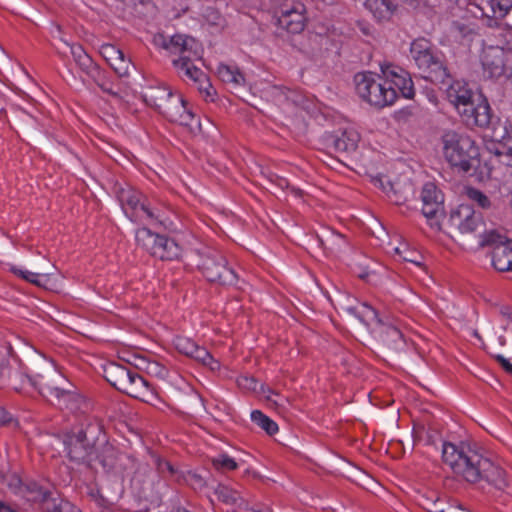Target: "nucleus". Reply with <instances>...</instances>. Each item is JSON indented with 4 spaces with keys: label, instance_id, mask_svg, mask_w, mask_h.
I'll return each mask as SVG.
<instances>
[{
    "label": "nucleus",
    "instance_id": "obj_4",
    "mask_svg": "<svg viewBox=\"0 0 512 512\" xmlns=\"http://www.w3.org/2000/svg\"><path fill=\"white\" fill-rule=\"evenodd\" d=\"M443 156L460 173L473 175L480 167V152L475 141L456 131H447L441 137Z\"/></svg>",
    "mask_w": 512,
    "mask_h": 512
},
{
    "label": "nucleus",
    "instance_id": "obj_12",
    "mask_svg": "<svg viewBox=\"0 0 512 512\" xmlns=\"http://www.w3.org/2000/svg\"><path fill=\"white\" fill-rule=\"evenodd\" d=\"M328 299L334 308L343 315V317L351 324L359 321L366 327L371 326V319L377 318V311L367 303H359L350 295L338 293L336 300L333 301L329 296Z\"/></svg>",
    "mask_w": 512,
    "mask_h": 512
},
{
    "label": "nucleus",
    "instance_id": "obj_19",
    "mask_svg": "<svg viewBox=\"0 0 512 512\" xmlns=\"http://www.w3.org/2000/svg\"><path fill=\"white\" fill-rule=\"evenodd\" d=\"M101 55L119 76H126L132 67L131 61L125 59L124 53L112 44H104L100 48Z\"/></svg>",
    "mask_w": 512,
    "mask_h": 512
},
{
    "label": "nucleus",
    "instance_id": "obj_60",
    "mask_svg": "<svg viewBox=\"0 0 512 512\" xmlns=\"http://www.w3.org/2000/svg\"><path fill=\"white\" fill-rule=\"evenodd\" d=\"M0 512H15V511L13 509H11L9 506L0 502Z\"/></svg>",
    "mask_w": 512,
    "mask_h": 512
},
{
    "label": "nucleus",
    "instance_id": "obj_1",
    "mask_svg": "<svg viewBox=\"0 0 512 512\" xmlns=\"http://www.w3.org/2000/svg\"><path fill=\"white\" fill-rule=\"evenodd\" d=\"M15 347L25 357V376L40 394L60 408L71 411L78 409L79 399L72 391V384L62 375L51 359L21 339L16 341Z\"/></svg>",
    "mask_w": 512,
    "mask_h": 512
},
{
    "label": "nucleus",
    "instance_id": "obj_26",
    "mask_svg": "<svg viewBox=\"0 0 512 512\" xmlns=\"http://www.w3.org/2000/svg\"><path fill=\"white\" fill-rule=\"evenodd\" d=\"M377 182L389 199L395 204L403 203L406 200L407 193L410 191L408 186L402 185L399 182H391L383 178L377 179Z\"/></svg>",
    "mask_w": 512,
    "mask_h": 512
},
{
    "label": "nucleus",
    "instance_id": "obj_10",
    "mask_svg": "<svg viewBox=\"0 0 512 512\" xmlns=\"http://www.w3.org/2000/svg\"><path fill=\"white\" fill-rule=\"evenodd\" d=\"M372 323H375L371 329L373 345L388 357L397 356L405 345L400 329L392 321L384 320L378 315L376 319H371Z\"/></svg>",
    "mask_w": 512,
    "mask_h": 512
},
{
    "label": "nucleus",
    "instance_id": "obj_63",
    "mask_svg": "<svg viewBox=\"0 0 512 512\" xmlns=\"http://www.w3.org/2000/svg\"><path fill=\"white\" fill-rule=\"evenodd\" d=\"M13 349H14V348H13V346L9 343V344H8V347H7V350H8V353H9L10 355H13Z\"/></svg>",
    "mask_w": 512,
    "mask_h": 512
},
{
    "label": "nucleus",
    "instance_id": "obj_49",
    "mask_svg": "<svg viewBox=\"0 0 512 512\" xmlns=\"http://www.w3.org/2000/svg\"><path fill=\"white\" fill-rule=\"evenodd\" d=\"M503 148H505V150H500L498 147H496L495 144H493V148H489V150L497 157L499 158H504L502 160V162L508 166L512 165V156H510L508 153H507V142L505 143V145L503 146Z\"/></svg>",
    "mask_w": 512,
    "mask_h": 512
},
{
    "label": "nucleus",
    "instance_id": "obj_52",
    "mask_svg": "<svg viewBox=\"0 0 512 512\" xmlns=\"http://www.w3.org/2000/svg\"><path fill=\"white\" fill-rule=\"evenodd\" d=\"M12 422V416L4 408L0 407V425H9Z\"/></svg>",
    "mask_w": 512,
    "mask_h": 512
},
{
    "label": "nucleus",
    "instance_id": "obj_30",
    "mask_svg": "<svg viewBox=\"0 0 512 512\" xmlns=\"http://www.w3.org/2000/svg\"><path fill=\"white\" fill-rule=\"evenodd\" d=\"M422 213L428 220L434 221L430 223L432 227H436L440 230V218L444 216V200H434L432 203H423Z\"/></svg>",
    "mask_w": 512,
    "mask_h": 512
},
{
    "label": "nucleus",
    "instance_id": "obj_2",
    "mask_svg": "<svg viewBox=\"0 0 512 512\" xmlns=\"http://www.w3.org/2000/svg\"><path fill=\"white\" fill-rule=\"evenodd\" d=\"M410 53L423 77L446 92L447 99L458 111L468 108L475 100L465 84L454 81L440 55L434 52L431 43L419 38L412 42Z\"/></svg>",
    "mask_w": 512,
    "mask_h": 512
},
{
    "label": "nucleus",
    "instance_id": "obj_22",
    "mask_svg": "<svg viewBox=\"0 0 512 512\" xmlns=\"http://www.w3.org/2000/svg\"><path fill=\"white\" fill-rule=\"evenodd\" d=\"M512 241L498 244L492 252V264L500 272L512 271Z\"/></svg>",
    "mask_w": 512,
    "mask_h": 512
},
{
    "label": "nucleus",
    "instance_id": "obj_43",
    "mask_svg": "<svg viewBox=\"0 0 512 512\" xmlns=\"http://www.w3.org/2000/svg\"><path fill=\"white\" fill-rule=\"evenodd\" d=\"M10 271L13 272L15 275L23 278L27 282H30L38 287H43L45 289L48 288L46 285L47 282H43L39 279V276L41 274L33 273V272H30L27 270L18 269L15 266H11Z\"/></svg>",
    "mask_w": 512,
    "mask_h": 512
},
{
    "label": "nucleus",
    "instance_id": "obj_64",
    "mask_svg": "<svg viewBox=\"0 0 512 512\" xmlns=\"http://www.w3.org/2000/svg\"><path fill=\"white\" fill-rule=\"evenodd\" d=\"M367 276H368V272H364V273L359 274V278H361L363 280H365L367 278Z\"/></svg>",
    "mask_w": 512,
    "mask_h": 512
},
{
    "label": "nucleus",
    "instance_id": "obj_17",
    "mask_svg": "<svg viewBox=\"0 0 512 512\" xmlns=\"http://www.w3.org/2000/svg\"><path fill=\"white\" fill-rule=\"evenodd\" d=\"M122 392L149 404L154 403L158 399L157 392L150 383L142 376L132 371L130 373V379L127 380Z\"/></svg>",
    "mask_w": 512,
    "mask_h": 512
},
{
    "label": "nucleus",
    "instance_id": "obj_38",
    "mask_svg": "<svg viewBox=\"0 0 512 512\" xmlns=\"http://www.w3.org/2000/svg\"><path fill=\"white\" fill-rule=\"evenodd\" d=\"M446 500H443L438 495H423L421 497V506L428 512H443V505Z\"/></svg>",
    "mask_w": 512,
    "mask_h": 512
},
{
    "label": "nucleus",
    "instance_id": "obj_36",
    "mask_svg": "<svg viewBox=\"0 0 512 512\" xmlns=\"http://www.w3.org/2000/svg\"><path fill=\"white\" fill-rule=\"evenodd\" d=\"M466 196L469 200L474 202L478 207L489 210L493 207V204L489 197L484 194L482 191L473 188V187H467L466 188Z\"/></svg>",
    "mask_w": 512,
    "mask_h": 512
},
{
    "label": "nucleus",
    "instance_id": "obj_18",
    "mask_svg": "<svg viewBox=\"0 0 512 512\" xmlns=\"http://www.w3.org/2000/svg\"><path fill=\"white\" fill-rule=\"evenodd\" d=\"M360 136L354 130H344L340 135L331 134L326 137L328 147L334 149L340 154H349L355 152L358 146Z\"/></svg>",
    "mask_w": 512,
    "mask_h": 512
},
{
    "label": "nucleus",
    "instance_id": "obj_53",
    "mask_svg": "<svg viewBox=\"0 0 512 512\" xmlns=\"http://www.w3.org/2000/svg\"><path fill=\"white\" fill-rule=\"evenodd\" d=\"M495 359L507 373L512 372V364L509 362V360L504 358L502 355L495 356Z\"/></svg>",
    "mask_w": 512,
    "mask_h": 512
},
{
    "label": "nucleus",
    "instance_id": "obj_42",
    "mask_svg": "<svg viewBox=\"0 0 512 512\" xmlns=\"http://www.w3.org/2000/svg\"><path fill=\"white\" fill-rule=\"evenodd\" d=\"M443 201V195L438 191L437 187L433 183H426L421 192L422 203H432L435 201Z\"/></svg>",
    "mask_w": 512,
    "mask_h": 512
},
{
    "label": "nucleus",
    "instance_id": "obj_61",
    "mask_svg": "<svg viewBox=\"0 0 512 512\" xmlns=\"http://www.w3.org/2000/svg\"><path fill=\"white\" fill-rule=\"evenodd\" d=\"M6 58V53L3 47L0 45V62L4 61Z\"/></svg>",
    "mask_w": 512,
    "mask_h": 512
},
{
    "label": "nucleus",
    "instance_id": "obj_15",
    "mask_svg": "<svg viewBox=\"0 0 512 512\" xmlns=\"http://www.w3.org/2000/svg\"><path fill=\"white\" fill-rule=\"evenodd\" d=\"M278 25L290 33L303 31L306 23L305 6L302 3L284 4L277 17Z\"/></svg>",
    "mask_w": 512,
    "mask_h": 512
},
{
    "label": "nucleus",
    "instance_id": "obj_24",
    "mask_svg": "<svg viewBox=\"0 0 512 512\" xmlns=\"http://www.w3.org/2000/svg\"><path fill=\"white\" fill-rule=\"evenodd\" d=\"M365 7L378 20H388L397 10L395 0H366Z\"/></svg>",
    "mask_w": 512,
    "mask_h": 512
},
{
    "label": "nucleus",
    "instance_id": "obj_14",
    "mask_svg": "<svg viewBox=\"0 0 512 512\" xmlns=\"http://www.w3.org/2000/svg\"><path fill=\"white\" fill-rule=\"evenodd\" d=\"M482 66L489 78H510L512 75V68L505 62V52L499 47H489L483 51Z\"/></svg>",
    "mask_w": 512,
    "mask_h": 512
},
{
    "label": "nucleus",
    "instance_id": "obj_41",
    "mask_svg": "<svg viewBox=\"0 0 512 512\" xmlns=\"http://www.w3.org/2000/svg\"><path fill=\"white\" fill-rule=\"evenodd\" d=\"M202 16L205 22L210 26L222 28L225 24V19L222 17L219 11L213 7H207L204 10Z\"/></svg>",
    "mask_w": 512,
    "mask_h": 512
},
{
    "label": "nucleus",
    "instance_id": "obj_27",
    "mask_svg": "<svg viewBox=\"0 0 512 512\" xmlns=\"http://www.w3.org/2000/svg\"><path fill=\"white\" fill-rule=\"evenodd\" d=\"M64 50L63 53L66 54V50L72 55L76 64L84 71H89V69L93 66L92 58L85 52L81 45H71L66 41H63Z\"/></svg>",
    "mask_w": 512,
    "mask_h": 512
},
{
    "label": "nucleus",
    "instance_id": "obj_58",
    "mask_svg": "<svg viewBox=\"0 0 512 512\" xmlns=\"http://www.w3.org/2000/svg\"><path fill=\"white\" fill-rule=\"evenodd\" d=\"M500 313L512 322V310L509 307H502Z\"/></svg>",
    "mask_w": 512,
    "mask_h": 512
},
{
    "label": "nucleus",
    "instance_id": "obj_25",
    "mask_svg": "<svg viewBox=\"0 0 512 512\" xmlns=\"http://www.w3.org/2000/svg\"><path fill=\"white\" fill-rule=\"evenodd\" d=\"M160 237V234L153 233L150 229L146 227L138 229L135 235L137 244L143 247L152 256L160 254L158 247Z\"/></svg>",
    "mask_w": 512,
    "mask_h": 512
},
{
    "label": "nucleus",
    "instance_id": "obj_3",
    "mask_svg": "<svg viewBox=\"0 0 512 512\" xmlns=\"http://www.w3.org/2000/svg\"><path fill=\"white\" fill-rule=\"evenodd\" d=\"M442 459L454 474L467 482L486 480L499 490H503L507 485L505 472L500 467L476 453L467 454L450 442L443 444Z\"/></svg>",
    "mask_w": 512,
    "mask_h": 512
},
{
    "label": "nucleus",
    "instance_id": "obj_28",
    "mask_svg": "<svg viewBox=\"0 0 512 512\" xmlns=\"http://www.w3.org/2000/svg\"><path fill=\"white\" fill-rule=\"evenodd\" d=\"M159 255L153 257L159 258L160 260H175L178 259L181 254V248L173 240L161 235L159 240Z\"/></svg>",
    "mask_w": 512,
    "mask_h": 512
},
{
    "label": "nucleus",
    "instance_id": "obj_32",
    "mask_svg": "<svg viewBox=\"0 0 512 512\" xmlns=\"http://www.w3.org/2000/svg\"><path fill=\"white\" fill-rule=\"evenodd\" d=\"M319 245L326 255L333 253L334 248L344 241V236L329 227H326L324 237L317 235Z\"/></svg>",
    "mask_w": 512,
    "mask_h": 512
},
{
    "label": "nucleus",
    "instance_id": "obj_20",
    "mask_svg": "<svg viewBox=\"0 0 512 512\" xmlns=\"http://www.w3.org/2000/svg\"><path fill=\"white\" fill-rule=\"evenodd\" d=\"M460 113L482 128L489 126L492 118L490 106L481 95L478 96L477 104L474 101L468 108L460 110Z\"/></svg>",
    "mask_w": 512,
    "mask_h": 512
},
{
    "label": "nucleus",
    "instance_id": "obj_6",
    "mask_svg": "<svg viewBox=\"0 0 512 512\" xmlns=\"http://www.w3.org/2000/svg\"><path fill=\"white\" fill-rule=\"evenodd\" d=\"M446 226L451 237L462 243L472 241L485 231L482 214L464 204L451 211Z\"/></svg>",
    "mask_w": 512,
    "mask_h": 512
},
{
    "label": "nucleus",
    "instance_id": "obj_11",
    "mask_svg": "<svg viewBox=\"0 0 512 512\" xmlns=\"http://www.w3.org/2000/svg\"><path fill=\"white\" fill-rule=\"evenodd\" d=\"M194 39L191 40L185 49L179 54V58L172 61L174 67L183 71L184 75L199 83V91L205 92L206 96H211L212 86L207 76L195 65V61H201V57Z\"/></svg>",
    "mask_w": 512,
    "mask_h": 512
},
{
    "label": "nucleus",
    "instance_id": "obj_51",
    "mask_svg": "<svg viewBox=\"0 0 512 512\" xmlns=\"http://www.w3.org/2000/svg\"><path fill=\"white\" fill-rule=\"evenodd\" d=\"M394 252H395V254L399 255L404 261L411 262L418 266L421 265L420 262H418L417 260L412 258L410 255L406 254V251L399 247H395Z\"/></svg>",
    "mask_w": 512,
    "mask_h": 512
},
{
    "label": "nucleus",
    "instance_id": "obj_57",
    "mask_svg": "<svg viewBox=\"0 0 512 512\" xmlns=\"http://www.w3.org/2000/svg\"><path fill=\"white\" fill-rule=\"evenodd\" d=\"M45 503H46V507H45L46 512H62V508L60 505H57L55 503H53L51 505L48 501Z\"/></svg>",
    "mask_w": 512,
    "mask_h": 512
},
{
    "label": "nucleus",
    "instance_id": "obj_45",
    "mask_svg": "<svg viewBox=\"0 0 512 512\" xmlns=\"http://www.w3.org/2000/svg\"><path fill=\"white\" fill-rule=\"evenodd\" d=\"M494 18H503L512 8V0H491Z\"/></svg>",
    "mask_w": 512,
    "mask_h": 512
},
{
    "label": "nucleus",
    "instance_id": "obj_39",
    "mask_svg": "<svg viewBox=\"0 0 512 512\" xmlns=\"http://www.w3.org/2000/svg\"><path fill=\"white\" fill-rule=\"evenodd\" d=\"M193 38L184 35H174L170 38L168 43L164 44V48L173 54H180L185 47L191 43Z\"/></svg>",
    "mask_w": 512,
    "mask_h": 512
},
{
    "label": "nucleus",
    "instance_id": "obj_7",
    "mask_svg": "<svg viewBox=\"0 0 512 512\" xmlns=\"http://www.w3.org/2000/svg\"><path fill=\"white\" fill-rule=\"evenodd\" d=\"M195 262L209 282L219 285H234L238 281V276L228 266L226 257L214 248L203 247L198 250Z\"/></svg>",
    "mask_w": 512,
    "mask_h": 512
},
{
    "label": "nucleus",
    "instance_id": "obj_34",
    "mask_svg": "<svg viewBox=\"0 0 512 512\" xmlns=\"http://www.w3.org/2000/svg\"><path fill=\"white\" fill-rule=\"evenodd\" d=\"M237 384L241 389L249 390L255 393H272L279 396L278 393L274 392L268 387H265L263 384H258V380L253 376H240L237 379Z\"/></svg>",
    "mask_w": 512,
    "mask_h": 512
},
{
    "label": "nucleus",
    "instance_id": "obj_33",
    "mask_svg": "<svg viewBox=\"0 0 512 512\" xmlns=\"http://www.w3.org/2000/svg\"><path fill=\"white\" fill-rule=\"evenodd\" d=\"M217 499L226 505L238 507L242 504L240 494L225 485L219 484L215 489Z\"/></svg>",
    "mask_w": 512,
    "mask_h": 512
},
{
    "label": "nucleus",
    "instance_id": "obj_31",
    "mask_svg": "<svg viewBox=\"0 0 512 512\" xmlns=\"http://www.w3.org/2000/svg\"><path fill=\"white\" fill-rule=\"evenodd\" d=\"M382 72L385 75L390 74L395 77L394 84L405 98L411 99L414 97V86L410 77L398 75L394 70H389V66H382Z\"/></svg>",
    "mask_w": 512,
    "mask_h": 512
},
{
    "label": "nucleus",
    "instance_id": "obj_9",
    "mask_svg": "<svg viewBox=\"0 0 512 512\" xmlns=\"http://www.w3.org/2000/svg\"><path fill=\"white\" fill-rule=\"evenodd\" d=\"M371 72H361L354 76L359 96L369 104L382 108L391 105L397 98L396 90L388 81H379L380 77Z\"/></svg>",
    "mask_w": 512,
    "mask_h": 512
},
{
    "label": "nucleus",
    "instance_id": "obj_50",
    "mask_svg": "<svg viewBox=\"0 0 512 512\" xmlns=\"http://www.w3.org/2000/svg\"><path fill=\"white\" fill-rule=\"evenodd\" d=\"M210 355L211 354L204 347L196 345L191 358L203 365L207 359H210Z\"/></svg>",
    "mask_w": 512,
    "mask_h": 512
},
{
    "label": "nucleus",
    "instance_id": "obj_5",
    "mask_svg": "<svg viewBox=\"0 0 512 512\" xmlns=\"http://www.w3.org/2000/svg\"><path fill=\"white\" fill-rule=\"evenodd\" d=\"M145 102L171 122L189 126L194 114L180 96L165 87H152L144 96Z\"/></svg>",
    "mask_w": 512,
    "mask_h": 512
},
{
    "label": "nucleus",
    "instance_id": "obj_56",
    "mask_svg": "<svg viewBox=\"0 0 512 512\" xmlns=\"http://www.w3.org/2000/svg\"><path fill=\"white\" fill-rule=\"evenodd\" d=\"M57 268L54 264H50V263H47L46 267L44 268V273H42L41 275L43 277H45V282H48L49 281V277L54 273V271H56Z\"/></svg>",
    "mask_w": 512,
    "mask_h": 512
},
{
    "label": "nucleus",
    "instance_id": "obj_55",
    "mask_svg": "<svg viewBox=\"0 0 512 512\" xmlns=\"http://www.w3.org/2000/svg\"><path fill=\"white\" fill-rule=\"evenodd\" d=\"M203 365L209 367L211 371H216L220 368L219 361L214 359L212 355H210V359H207Z\"/></svg>",
    "mask_w": 512,
    "mask_h": 512
},
{
    "label": "nucleus",
    "instance_id": "obj_48",
    "mask_svg": "<svg viewBox=\"0 0 512 512\" xmlns=\"http://www.w3.org/2000/svg\"><path fill=\"white\" fill-rule=\"evenodd\" d=\"M157 468L160 473H169L171 476H174L177 481H180V476L182 473L178 472V470L169 461L158 460Z\"/></svg>",
    "mask_w": 512,
    "mask_h": 512
},
{
    "label": "nucleus",
    "instance_id": "obj_23",
    "mask_svg": "<svg viewBox=\"0 0 512 512\" xmlns=\"http://www.w3.org/2000/svg\"><path fill=\"white\" fill-rule=\"evenodd\" d=\"M345 472L351 481L369 491L377 492L381 488V485L377 480L357 466L348 464Z\"/></svg>",
    "mask_w": 512,
    "mask_h": 512
},
{
    "label": "nucleus",
    "instance_id": "obj_13",
    "mask_svg": "<svg viewBox=\"0 0 512 512\" xmlns=\"http://www.w3.org/2000/svg\"><path fill=\"white\" fill-rule=\"evenodd\" d=\"M114 193L125 215L131 221L139 222L142 219V214H145L150 219L156 218L148 206L141 201V194L128 184L117 182L114 186Z\"/></svg>",
    "mask_w": 512,
    "mask_h": 512
},
{
    "label": "nucleus",
    "instance_id": "obj_44",
    "mask_svg": "<svg viewBox=\"0 0 512 512\" xmlns=\"http://www.w3.org/2000/svg\"><path fill=\"white\" fill-rule=\"evenodd\" d=\"M213 466L218 470H235L238 465L234 459L230 458L227 454H219L212 459Z\"/></svg>",
    "mask_w": 512,
    "mask_h": 512
},
{
    "label": "nucleus",
    "instance_id": "obj_59",
    "mask_svg": "<svg viewBox=\"0 0 512 512\" xmlns=\"http://www.w3.org/2000/svg\"><path fill=\"white\" fill-rule=\"evenodd\" d=\"M100 87H101V89H102L104 92H106V93H108V94L112 95L113 97H115V98H117V99L121 100V97L119 96V94H118L117 92L113 91L111 88H107V87H105L104 85H100Z\"/></svg>",
    "mask_w": 512,
    "mask_h": 512
},
{
    "label": "nucleus",
    "instance_id": "obj_40",
    "mask_svg": "<svg viewBox=\"0 0 512 512\" xmlns=\"http://www.w3.org/2000/svg\"><path fill=\"white\" fill-rule=\"evenodd\" d=\"M478 237L481 238V241L479 244L480 247L493 246V248H494L498 244H506L509 241L506 239L505 236L499 234L495 230H490L488 232L485 230L483 232V234Z\"/></svg>",
    "mask_w": 512,
    "mask_h": 512
},
{
    "label": "nucleus",
    "instance_id": "obj_62",
    "mask_svg": "<svg viewBox=\"0 0 512 512\" xmlns=\"http://www.w3.org/2000/svg\"><path fill=\"white\" fill-rule=\"evenodd\" d=\"M330 42L331 41L328 38H325V37L320 39L321 45L327 46Z\"/></svg>",
    "mask_w": 512,
    "mask_h": 512
},
{
    "label": "nucleus",
    "instance_id": "obj_37",
    "mask_svg": "<svg viewBox=\"0 0 512 512\" xmlns=\"http://www.w3.org/2000/svg\"><path fill=\"white\" fill-rule=\"evenodd\" d=\"M49 496H50V492L47 490H44L37 483H30L26 486L25 497L29 501L45 503L48 501Z\"/></svg>",
    "mask_w": 512,
    "mask_h": 512
},
{
    "label": "nucleus",
    "instance_id": "obj_29",
    "mask_svg": "<svg viewBox=\"0 0 512 512\" xmlns=\"http://www.w3.org/2000/svg\"><path fill=\"white\" fill-rule=\"evenodd\" d=\"M216 72L221 81L231 84L234 88L242 86L245 82L244 76L237 68L219 64Z\"/></svg>",
    "mask_w": 512,
    "mask_h": 512
},
{
    "label": "nucleus",
    "instance_id": "obj_16",
    "mask_svg": "<svg viewBox=\"0 0 512 512\" xmlns=\"http://www.w3.org/2000/svg\"><path fill=\"white\" fill-rule=\"evenodd\" d=\"M98 463L104 470L110 471L115 469L127 470L133 468L135 461L127 455H118L116 449L109 443H105L100 452L93 458V466Z\"/></svg>",
    "mask_w": 512,
    "mask_h": 512
},
{
    "label": "nucleus",
    "instance_id": "obj_35",
    "mask_svg": "<svg viewBox=\"0 0 512 512\" xmlns=\"http://www.w3.org/2000/svg\"><path fill=\"white\" fill-rule=\"evenodd\" d=\"M251 420L260 426L268 435L272 436L278 431V425L260 410L251 412Z\"/></svg>",
    "mask_w": 512,
    "mask_h": 512
},
{
    "label": "nucleus",
    "instance_id": "obj_8",
    "mask_svg": "<svg viewBox=\"0 0 512 512\" xmlns=\"http://www.w3.org/2000/svg\"><path fill=\"white\" fill-rule=\"evenodd\" d=\"M101 433L98 424L89 423L85 429L78 432H70L64 436L63 444L67 456L71 461L86 463L93 466V453L95 450L97 435Z\"/></svg>",
    "mask_w": 512,
    "mask_h": 512
},
{
    "label": "nucleus",
    "instance_id": "obj_46",
    "mask_svg": "<svg viewBox=\"0 0 512 512\" xmlns=\"http://www.w3.org/2000/svg\"><path fill=\"white\" fill-rule=\"evenodd\" d=\"M174 345L178 352L191 357L197 344L189 338L177 337L174 340Z\"/></svg>",
    "mask_w": 512,
    "mask_h": 512
},
{
    "label": "nucleus",
    "instance_id": "obj_47",
    "mask_svg": "<svg viewBox=\"0 0 512 512\" xmlns=\"http://www.w3.org/2000/svg\"><path fill=\"white\" fill-rule=\"evenodd\" d=\"M183 480L186 484L191 486L193 489H201L205 486V481L203 477L194 472H187L186 474H181L180 481Z\"/></svg>",
    "mask_w": 512,
    "mask_h": 512
},
{
    "label": "nucleus",
    "instance_id": "obj_54",
    "mask_svg": "<svg viewBox=\"0 0 512 512\" xmlns=\"http://www.w3.org/2000/svg\"><path fill=\"white\" fill-rule=\"evenodd\" d=\"M267 401L271 403L275 408H284L287 404H289V399L286 397H280L279 400H272L269 396H267Z\"/></svg>",
    "mask_w": 512,
    "mask_h": 512
},
{
    "label": "nucleus",
    "instance_id": "obj_21",
    "mask_svg": "<svg viewBox=\"0 0 512 512\" xmlns=\"http://www.w3.org/2000/svg\"><path fill=\"white\" fill-rule=\"evenodd\" d=\"M130 373L131 371L129 369L115 362H110L103 366L104 378L121 392L123 391L127 380L130 379Z\"/></svg>",
    "mask_w": 512,
    "mask_h": 512
}]
</instances>
